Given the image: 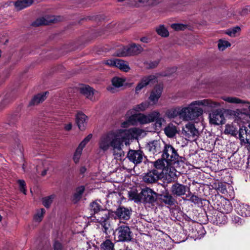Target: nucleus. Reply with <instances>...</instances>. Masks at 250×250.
I'll return each mask as SVG.
<instances>
[{"mask_svg":"<svg viewBox=\"0 0 250 250\" xmlns=\"http://www.w3.org/2000/svg\"><path fill=\"white\" fill-rule=\"evenodd\" d=\"M89 210L91 217H93L102 227L103 232L105 234L110 232L111 225L109 218L112 211L104 208L100 200H96L90 203Z\"/></svg>","mask_w":250,"mask_h":250,"instance_id":"nucleus-1","label":"nucleus"},{"mask_svg":"<svg viewBox=\"0 0 250 250\" xmlns=\"http://www.w3.org/2000/svg\"><path fill=\"white\" fill-rule=\"evenodd\" d=\"M203 106L208 109L219 107V103L213 102L210 99H203L191 102L188 107H184L185 110L184 114V121L195 120L202 115L203 109L199 107Z\"/></svg>","mask_w":250,"mask_h":250,"instance_id":"nucleus-2","label":"nucleus"},{"mask_svg":"<svg viewBox=\"0 0 250 250\" xmlns=\"http://www.w3.org/2000/svg\"><path fill=\"white\" fill-rule=\"evenodd\" d=\"M140 134V130L136 127H132L125 129L122 136L112 147L113 155L114 158L121 160L124 156L125 153L122 149L123 143L127 140L136 138Z\"/></svg>","mask_w":250,"mask_h":250,"instance_id":"nucleus-3","label":"nucleus"},{"mask_svg":"<svg viewBox=\"0 0 250 250\" xmlns=\"http://www.w3.org/2000/svg\"><path fill=\"white\" fill-rule=\"evenodd\" d=\"M124 131L125 129H120L103 134L98 142L99 149L104 152L107 151L110 147H112L113 146Z\"/></svg>","mask_w":250,"mask_h":250,"instance_id":"nucleus-4","label":"nucleus"},{"mask_svg":"<svg viewBox=\"0 0 250 250\" xmlns=\"http://www.w3.org/2000/svg\"><path fill=\"white\" fill-rule=\"evenodd\" d=\"M161 157L165 159L167 164L173 165L176 163H184L185 159L180 156L177 150L169 144L164 143Z\"/></svg>","mask_w":250,"mask_h":250,"instance_id":"nucleus-5","label":"nucleus"},{"mask_svg":"<svg viewBox=\"0 0 250 250\" xmlns=\"http://www.w3.org/2000/svg\"><path fill=\"white\" fill-rule=\"evenodd\" d=\"M136 119L141 124H146L155 122L157 125L161 127L164 122L165 119L161 116L160 112L157 110H154L147 115L144 114H136Z\"/></svg>","mask_w":250,"mask_h":250,"instance_id":"nucleus-6","label":"nucleus"},{"mask_svg":"<svg viewBox=\"0 0 250 250\" xmlns=\"http://www.w3.org/2000/svg\"><path fill=\"white\" fill-rule=\"evenodd\" d=\"M143 48L139 45L132 43L129 46L123 47L117 54L120 57H126L136 55L142 52Z\"/></svg>","mask_w":250,"mask_h":250,"instance_id":"nucleus-7","label":"nucleus"},{"mask_svg":"<svg viewBox=\"0 0 250 250\" xmlns=\"http://www.w3.org/2000/svg\"><path fill=\"white\" fill-rule=\"evenodd\" d=\"M140 202L144 204H153L157 200V193L154 192L151 189L146 188L143 189L140 192Z\"/></svg>","mask_w":250,"mask_h":250,"instance_id":"nucleus-8","label":"nucleus"},{"mask_svg":"<svg viewBox=\"0 0 250 250\" xmlns=\"http://www.w3.org/2000/svg\"><path fill=\"white\" fill-rule=\"evenodd\" d=\"M182 134L186 140L195 141L198 138L199 132L194 124L189 123L183 128Z\"/></svg>","mask_w":250,"mask_h":250,"instance_id":"nucleus-9","label":"nucleus"},{"mask_svg":"<svg viewBox=\"0 0 250 250\" xmlns=\"http://www.w3.org/2000/svg\"><path fill=\"white\" fill-rule=\"evenodd\" d=\"M118 241L129 242L132 239L131 231L127 226H121L116 229Z\"/></svg>","mask_w":250,"mask_h":250,"instance_id":"nucleus-10","label":"nucleus"},{"mask_svg":"<svg viewBox=\"0 0 250 250\" xmlns=\"http://www.w3.org/2000/svg\"><path fill=\"white\" fill-rule=\"evenodd\" d=\"M207 217L213 224L216 225L226 224L228 219L225 214L218 210H215L211 215H208Z\"/></svg>","mask_w":250,"mask_h":250,"instance_id":"nucleus-11","label":"nucleus"},{"mask_svg":"<svg viewBox=\"0 0 250 250\" xmlns=\"http://www.w3.org/2000/svg\"><path fill=\"white\" fill-rule=\"evenodd\" d=\"M144 156V154L141 150L130 149L128 151L127 158L130 162L137 165L142 162Z\"/></svg>","mask_w":250,"mask_h":250,"instance_id":"nucleus-12","label":"nucleus"},{"mask_svg":"<svg viewBox=\"0 0 250 250\" xmlns=\"http://www.w3.org/2000/svg\"><path fill=\"white\" fill-rule=\"evenodd\" d=\"M209 123L214 125H220L225 123V119L221 110H215L209 115Z\"/></svg>","mask_w":250,"mask_h":250,"instance_id":"nucleus-13","label":"nucleus"},{"mask_svg":"<svg viewBox=\"0 0 250 250\" xmlns=\"http://www.w3.org/2000/svg\"><path fill=\"white\" fill-rule=\"evenodd\" d=\"M161 172L156 169H152L145 173L143 179V181L148 184L156 183L161 178Z\"/></svg>","mask_w":250,"mask_h":250,"instance_id":"nucleus-14","label":"nucleus"},{"mask_svg":"<svg viewBox=\"0 0 250 250\" xmlns=\"http://www.w3.org/2000/svg\"><path fill=\"white\" fill-rule=\"evenodd\" d=\"M239 139L242 146L250 144V128L242 126L239 131Z\"/></svg>","mask_w":250,"mask_h":250,"instance_id":"nucleus-15","label":"nucleus"},{"mask_svg":"<svg viewBox=\"0 0 250 250\" xmlns=\"http://www.w3.org/2000/svg\"><path fill=\"white\" fill-rule=\"evenodd\" d=\"M164 143V142H162L160 140H154L148 143L146 147L153 154L162 153Z\"/></svg>","mask_w":250,"mask_h":250,"instance_id":"nucleus-16","label":"nucleus"},{"mask_svg":"<svg viewBox=\"0 0 250 250\" xmlns=\"http://www.w3.org/2000/svg\"><path fill=\"white\" fill-rule=\"evenodd\" d=\"M188 188L187 186L176 182L172 185L170 191L172 195L181 197L186 194Z\"/></svg>","mask_w":250,"mask_h":250,"instance_id":"nucleus-17","label":"nucleus"},{"mask_svg":"<svg viewBox=\"0 0 250 250\" xmlns=\"http://www.w3.org/2000/svg\"><path fill=\"white\" fill-rule=\"evenodd\" d=\"M184 108L177 107L168 109L166 112V116L169 119H174L179 117L180 119L184 120Z\"/></svg>","mask_w":250,"mask_h":250,"instance_id":"nucleus-18","label":"nucleus"},{"mask_svg":"<svg viewBox=\"0 0 250 250\" xmlns=\"http://www.w3.org/2000/svg\"><path fill=\"white\" fill-rule=\"evenodd\" d=\"M156 81V77L153 75L143 78L135 88L136 93H138L145 86L148 84H153Z\"/></svg>","mask_w":250,"mask_h":250,"instance_id":"nucleus-19","label":"nucleus"},{"mask_svg":"<svg viewBox=\"0 0 250 250\" xmlns=\"http://www.w3.org/2000/svg\"><path fill=\"white\" fill-rule=\"evenodd\" d=\"M151 164L155 168L154 169L161 172V174L162 173L164 174L165 171H167V169H168L169 166L171 165L170 164H167L166 160L164 159L162 157L155 162H151Z\"/></svg>","mask_w":250,"mask_h":250,"instance_id":"nucleus-20","label":"nucleus"},{"mask_svg":"<svg viewBox=\"0 0 250 250\" xmlns=\"http://www.w3.org/2000/svg\"><path fill=\"white\" fill-rule=\"evenodd\" d=\"M114 213L118 219L123 220H128L130 218L131 210L124 207H120Z\"/></svg>","mask_w":250,"mask_h":250,"instance_id":"nucleus-21","label":"nucleus"},{"mask_svg":"<svg viewBox=\"0 0 250 250\" xmlns=\"http://www.w3.org/2000/svg\"><path fill=\"white\" fill-rule=\"evenodd\" d=\"M87 117L82 112H78L76 116V122L81 130H85L87 125Z\"/></svg>","mask_w":250,"mask_h":250,"instance_id":"nucleus-22","label":"nucleus"},{"mask_svg":"<svg viewBox=\"0 0 250 250\" xmlns=\"http://www.w3.org/2000/svg\"><path fill=\"white\" fill-rule=\"evenodd\" d=\"M220 207L217 208L219 211L223 213V214H228L232 210V207L229 201L227 200H223L221 202Z\"/></svg>","mask_w":250,"mask_h":250,"instance_id":"nucleus-23","label":"nucleus"},{"mask_svg":"<svg viewBox=\"0 0 250 250\" xmlns=\"http://www.w3.org/2000/svg\"><path fill=\"white\" fill-rule=\"evenodd\" d=\"M162 90L163 88L160 85L156 86L151 92L149 97L150 101L154 104L156 103L161 96Z\"/></svg>","mask_w":250,"mask_h":250,"instance_id":"nucleus-24","label":"nucleus"},{"mask_svg":"<svg viewBox=\"0 0 250 250\" xmlns=\"http://www.w3.org/2000/svg\"><path fill=\"white\" fill-rule=\"evenodd\" d=\"M166 136L169 138H173L178 133L177 127L172 123L168 124L164 129Z\"/></svg>","mask_w":250,"mask_h":250,"instance_id":"nucleus-25","label":"nucleus"},{"mask_svg":"<svg viewBox=\"0 0 250 250\" xmlns=\"http://www.w3.org/2000/svg\"><path fill=\"white\" fill-rule=\"evenodd\" d=\"M47 93V92H45L35 96L30 101L29 105H35L42 103L46 98V94Z\"/></svg>","mask_w":250,"mask_h":250,"instance_id":"nucleus-26","label":"nucleus"},{"mask_svg":"<svg viewBox=\"0 0 250 250\" xmlns=\"http://www.w3.org/2000/svg\"><path fill=\"white\" fill-rule=\"evenodd\" d=\"M223 99L229 103L246 104V106L248 107L249 110L250 111V103L249 102L233 97H224Z\"/></svg>","mask_w":250,"mask_h":250,"instance_id":"nucleus-27","label":"nucleus"},{"mask_svg":"<svg viewBox=\"0 0 250 250\" xmlns=\"http://www.w3.org/2000/svg\"><path fill=\"white\" fill-rule=\"evenodd\" d=\"M80 92L85 95L87 98L92 100L93 96L96 91L89 86L84 85L80 88Z\"/></svg>","mask_w":250,"mask_h":250,"instance_id":"nucleus-28","label":"nucleus"},{"mask_svg":"<svg viewBox=\"0 0 250 250\" xmlns=\"http://www.w3.org/2000/svg\"><path fill=\"white\" fill-rule=\"evenodd\" d=\"M160 199L162 203L169 206H172L175 203V199L172 196L168 193L162 195Z\"/></svg>","mask_w":250,"mask_h":250,"instance_id":"nucleus-29","label":"nucleus"},{"mask_svg":"<svg viewBox=\"0 0 250 250\" xmlns=\"http://www.w3.org/2000/svg\"><path fill=\"white\" fill-rule=\"evenodd\" d=\"M100 250H114V243L110 239L103 241L100 246Z\"/></svg>","mask_w":250,"mask_h":250,"instance_id":"nucleus-30","label":"nucleus"},{"mask_svg":"<svg viewBox=\"0 0 250 250\" xmlns=\"http://www.w3.org/2000/svg\"><path fill=\"white\" fill-rule=\"evenodd\" d=\"M115 67H116L125 72H128L130 70V67L128 63L124 60L120 59H117Z\"/></svg>","mask_w":250,"mask_h":250,"instance_id":"nucleus-31","label":"nucleus"},{"mask_svg":"<svg viewBox=\"0 0 250 250\" xmlns=\"http://www.w3.org/2000/svg\"><path fill=\"white\" fill-rule=\"evenodd\" d=\"M238 213L243 217L250 216V206L248 205H243L238 208Z\"/></svg>","mask_w":250,"mask_h":250,"instance_id":"nucleus-32","label":"nucleus"},{"mask_svg":"<svg viewBox=\"0 0 250 250\" xmlns=\"http://www.w3.org/2000/svg\"><path fill=\"white\" fill-rule=\"evenodd\" d=\"M54 19H48V18H45L42 17L36 20L33 23L32 25L34 26H39L43 25H48L52 22Z\"/></svg>","mask_w":250,"mask_h":250,"instance_id":"nucleus-33","label":"nucleus"},{"mask_svg":"<svg viewBox=\"0 0 250 250\" xmlns=\"http://www.w3.org/2000/svg\"><path fill=\"white\" fill-rule=\"evenodd\" d=\"M84 186H80L76 188V192L73 195V201L77 202L82 198V195L84 191Z\"/></svg>","mask_w":250,"mask_h":250,"instance_id":"nucleus-34","label":"nucleus"},{"mask_svg":"<svg viewBox=\"0 0 250 250\" xmlns=\"http://www.w3.org/2000/svg\"><path fill=\"white\" fill-rule=\"evenodd\" d=\"M224 132L226 134H231L232 136H236L237 134V129L233 125H226Z\"/></svg>","mask_w":250,"mask_h":250,"instance_id":"nucleus-35","label":"nucleus"},{"mask_svg":"<svg viewBox=\"0 0 250 250\" xmlns=\"http://www.w3.org/2000/svg\"><path fill=\"white\" fill-rule=\"evenodd\" d=\"M149 106V103L147 102H145L141 103L140 104L136 105L134 107L133 110L137 112L144 111L147 109Z\"/></svg>","mask_w":250,"mask_h":250,"instance_id":"nucleus-36","label":"nucleus"},{"mask_svg":"<svg viewBox=\"0 0 250 250\" xmlns=\"http://www.w3.org/2000/svg\"><path fill=\"white\" fill-rule=\"evenodd\" d=\"M156 31L157 34L162 37H166L169 35L168 30L163 25H160L157 27Z\"/></svg>","mask_w":250,"mask_h":250,"instance_id":"nucleus-37","label":"nucleus"},{"mask_svg":"<svg viewBox=\"0 0 250 250\" xmlns=\"http://www.w3.org/2000/svg\"><path fill=\"white\" fill-rule=\"evenodd\" d=\"M230 43L225 40L220 39L218 42V47L219 50L224 51L226 48L230 46Z\"/></svg>","mask_w":250,"mask_h":250,"instance_id":"nucleus-38","label":"nucleus"},{"mask_svg":"<svg viewBox=\"0 0 250 250\" xmlns=\"http://www.w3.org/2000/svg\"><path fill=\"white\" fill-rule=\"evenodd\" d=\"M167 169V171H165L164 173L166 174V179L167 180V182L170 183L172 181H174L176 179L175 173L171 171V170H170L169 172H168V169Z\"/></svg>","mask_w":250,"mask_h":250,"instance_id":"nucleus-39","label":"nucleus"},{"mask_svg":"<svg viewBox=\"0 0 250 250\" xmlns=\"http://www.w3.org/2000/svg\"><path fill=\"white\" fill-rule=\"evenodd\" d=\"M45 212V210L44 208H41L38 210L36 214L34 217L35 221L38 222H40L42 219Z\"/></svg>","mask_w":250,"mask_h":250,"instance_id":"nucleus-40","label":"nucleus"},{"mask_svg":"<svg viewBox=\"0 0 250 250\" xmlns=\"http://www.w3.org/2000/svg\"><path fill=\"white\" fill-rule=\"evenodd\" d=\"M124 81L119 77H114L112 80V85L115 87H120L123 85Z\"/></svg>","mask_w":250,"mask_h":250,"instance_id":"nucleus-41","label":"nucleus"},{"mask_svg":"<svg viewBox=\"0 0 250 250\" xmlns=\"http://www.w3.org/2000/svg\"><path fill=\"white\" fill-rule=\"evenodd\" d=\"M54 197V195H50L42 198V201L43 206L45 207L48 208L52 202Z\"/></svg>","mask_w":250,"mask_h":250,"instance_id":"nucleus-42","label":"nucleus"},{"mask_svg":"<svg viewBox=\"0 0 250 250\" xmlns=\"http://www.w3.org/2000/svg\"><path fill=\"white\" fill-rule=\"evenodd\" d=\"M185 201H189L190 202L194 203V204H199L201 202V199L197 196L192 194L189 199H184Z\"/></svg>","mask_w":250,"mask_h":250,"instance_id":"nucleus-43","label":"nucleus"},{"mask_svg":"<svg viewBox=\"0 0 250 250\" xmlns=\"http://www.w3.org/2000/svg\"><path fill=\"white\" fill-rule=\"evenodd\" d=\"M240 31V28L239 26H236L232 29L228 30L226 33L230 37H234L236 34Z\"/></svg>","mask_w":250,"mask_h":250,"instance_id":"nucleus-44","label":"nucleus"},{"mask_svg":"<svg viewBox=\"0 0 250 250\" xmlns=\"http://www.w3.org/2000/svg\"><path fill=\"white\" fill-rule=\"evenodd\" d=\"M171 27L176 31L184 30L187 27L186 25L181 23H173L171 25Z\"/></svg>","mask_w":250,"mask_h":250,"instance_id":"nucleus-45","label":"nucleus"},{"mask_svg":"<svg viewBox=\"0 0 250 250\" xmlns=\"http://www.w3.org/2000/svg\"><path fill=\"white\" fill-rule=\"evenodd\" d=\"M136 115H132L131 116H130L128 120L125 121L122 123L121 127H124V128L128 127L131 124V122L132 120H137V119H136Z\"/></svg>","mask_w":250,"mask_h":250,"instance_id":"nucleus-46","label":"nucleus"},{"mask_svg":"<svg viewBox=\"0 0 250 250\" xmlns=\"http://www.w3.org/2000/svg\"><path fill=\"white\" fill-rule=\"evenodd\" d=\"M18 183L19 185L20 189L21 192L25 195L26 194V184L23 180H19Z\"/></svg>","mask_w":250,"mask_h":250,"instance_id":"nucleus-47","label":"nucleus"},{"mask_svg":"<svg viewBox=\"0 0 250 250\" xmlns=\"http://www.w3.org/2000/svg\"><path fill=\"white\" fill-rule=\"evenodd\" d=\"M129 195L135 202H140V193L138 194L135 191H132L129 192Z\"/></svg>","mask_w":250,"mask_h":250,"instance_id":"nucleus-48","label":"nucleus"},{"mask_svg":"<svg viewBox=\"0 0 250 250\" xmlns=\"http://www.w3.org/2000/svg\"><path fill=\"white\" fill-rule=\"evenodd\" d=\"M24 3V2L22 0H18L16 2L15 5L18 10H20L27 7V6H25V4Z\"/></svg>","mask_w":250,"mask_h":250,"instance_id":"nucleus-49","label":"nucleus"},{"mask_svg":"<svg viewBox=\"0 0 250 250\" xmlns=\"http://www.w3.org/2000/svg\"><path fill=\"white\" fill-rule=\"evenodd\" d=\"M92 137V135L91 134H89L80 143V145L83 147L85 146L86 144L91 139Z\"/></svg>","mask_w":250,"mask_h":250,"instance_id":"nucleus-50","label":"nucleus"},{"mask_svg":"<svg viewBox=\"0 0 250 250\" xmlns=\"http://www.w3.org/2000/svg\"><path fill=\"white\" fill-rule=\"evenodd\" d=\"M117 59L108 60L104 62V63L111 66H115Z\"/></svg>","mask_w":250,"mask_h":250,"instance_id":"nucleus-51","label":"nucleus"},{"mask_svg":"<svg viewBox=\"0 0 250 250\" xmlns=\"http://www.w3.org/2000/svg\"><path fill=\"white\" fill-rule=\"evenodd\" d=\"M53 250H63V246L61 243L56 241L53 244Z\"/></svg>","mask_w":250,"mask_h":250,"instance_id":"nucleus-52","label":"nucleus"},{"mask_svg":"<svg viewBox=\"0 0 250 250\" xmlns=\"http://www.w3.org/2000/svg\"><path fill=\"white\" fill-rule=\"evenodd\" d=\"M232 221L235 224H241L242 219L239 216H233L232 217Z\"/></svg>","mask_w":250,"mask_h":250,"instance_id":"nucleus-53","label":"nucleus"},{"mask_svg":"<svg viewBox=\"0 0 250 250\" xmlns=\"http://www.w3.org/2000/svg\"><path fill=\"white\" fill-rule=\"evenodd\" d=\"M9 101L7 99H3L0 103V110L2 109L3 108H4L6 105L9 103Z\"/></svg>","mask_w":250,"mask_h":250,"instance_id":"nucleus-54","label":"nucleus"},{"mask_svg":"<svg viewBox=\"0 0 250 250\" xmlns=\"http://www.w3.org/2000/svg\"><path fill=\"white\" fill-rule=\"evenodd\" d=\"M217 189L223 193L226 191V186L223 184H219Z\"/></svg>","mask_w":250,"mask_h":250,"instance_id":"nucleus-55","label":"nucleus"},{"mask_svg":"<svg viewBox=\"0 0 250 250\" xmlns=\"http://www.w3.org/2000/svg\"><path fill=\"white\" fill-rule=\"evenodd\" d=\"M83 146H82L80 144L79 145V146L78 147V148H77L75 152V154H77L78 155H81V154H82V150L83 148Z\"/></svg>","mask_w":250,"mask_h":250,"instance_id":"nucleus-56","label":"nucleus"},{"mask_svg":"<svg viewBox=\"0 0 250 250\" xmlns=\"http://www.w3.org/2000/svg\"><path fill=\"white\" fill-rule=\"evenodd\" d=\"M159 62V61H155L150 62L149 64V68H153L156 67L158 65Z\"/></svg>","mask_w":250,"mask_h":250,"instance_id":"nucleus-57","label":"nucleus"},{"mask_svg":"<svg viewBox=\"0 0 250 250\" xmlns=\"http://www.w3.org/2000/svg\"><path fill=\"white\" fill-rule=\"evenodd\" d=\"M72 124L71 123H69L68 124H67V125H65V126H64V129L65 130H67V131H69L71 129H72Z\"/></svg>","mask_w":250,"mask_h":250,"instance_id":"nucleus-58","label":"nucleus"},{"mask_svg":"<svg viewBox=\"0 0 250 250\" xmlns=\"http://www.w3.org/2000/svg\"><path fill=\"white\" fill-rule=\"evenodd\" d=\"M80 157V155H78L77 154H74L73 159L76 163H77L79 162Z\"/></svg>","mask_w":250,"mask_h":250,"instance_id":"nucleus-59","label":"nucleus"},{"mask_svg":"<svg viewBox=\"0 0 250 250\" xmlns=\"http://www.w3.org/2000/svg\"><path fill=\"white\" fill-rule=\"evenodd\" d=\"M187 190H188V193L186 194V197L185 198L186 199H189L191 197V195L192 194V193L191 192V191H190V189L188 188Z\"/></svg>","mask_w":250,"mask_h":250,"instance_id":"nucleus-60","label":"nucleus"},{"mask_svg":"<svg viewBox=\"0 0 250 250\" xmlns=\"http://www.w3.org/2000/svg\"><path fill=\"white\" fill-rule=\"evenodd\" d=\"M48 168H45L41 173L42 176H45L46 174L47 171H48Z\"/></svg>","mask_w":250,"mask_h":250,"instance_id":"nucleus-61","label":"nucleus"},{"mask_svg":"<svg viewBox=\"0 0 250 250\" xmlns=\"http://www.w3.org/2000/svg\"><path fill=\"white\" fill-rule=\"evenodd\" d=\"M244 116H247L246 114L243 113H240V114H238V118L241 120L242 118H243Z\"/></svg>","mask_w":250,"mask_h":250,"instance_id":"nucleus-62","label":"nucleus"},{"mask_svg":"<svg viewBox=\"0 0 250 250\" xmlns=\"http://www.w3.org/2000/svg\"><path fill=\"white\" fill-rule=\"evenodd\" d=\"M86 168L85 167H82L80 168V172L81 173H84L86 171Z\"/></svg>","mask_w":250,"mask_h":250,"instance_id":"nucleus-63","label":"nucleus"},{"mask_svg":"<svg viewBox=\"0 0 250 250\" xmlns=\"http://www.w3.org/2000/svg\"><path fill=\"white\" fill-rule=\"evenodd\" d=\"M107 89L108 90V91H111V92L112 93H114V88L111 87V86H108L107 88Z\"/></svg>","mask_w":250,"mask_h":250,"instance_id":"nucleus-64","label":"nucleus"}]
</instances>
